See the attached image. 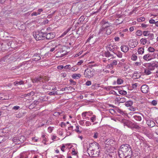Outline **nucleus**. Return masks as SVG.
<instances>
[{"label":"nucleus","instance_id":"f257e3e1","mask_svg":"<svg viewBox=\"0 0 158 158\" xmlns=\"http://www.w3.org/2000/svg\"><path fill=\"white\" fill-rule=\"evenodd\" d=\"M120 158H131L132 151L130 146L128 144L122 145L118 151Z\"/></svg>","mask_w":158,"mask_h":158},{"label":"nucleus","instance_id":"f03ea898","mask_svg":"<svg viewBox=\"0 0 158 158\" xmlns=\"http://www.w3.org/2000/svg\"><path fill=\"white\" fill-rule=\"evenodd\" d=\"M87 151L89 156L92 157H99L100 156V150H99V145L97 143L94 142L91 144Z\"/></svg>","mask_w":158,"mask_h":158},{"label":"nucleus","instance_id":"7ed1b4c3","mask_svg":"<svg viewBox=\"0 0 158 158\" xmlns=\"http://www.w3.org/2000/svg\"><path fill=\"white\" fill-rule=\"evenodd\" d=\"M111 119L115 121H117L120 122L123 124L124 127L131 128H139L141 127L138 125L137 124L133 123H132L126 119H123L119 117L112 118Z\"/></svg>","mask_w":158,"mask_h":158},{"label":"nucleus","instance_id":"20e7f679","mask_svg":"<svg viewBox=\"0 0 158 158\" xmlns=\"http://www.w3.org/2000/svg\"><path fill=\"white\" fill-rule=\"evenodd\" d=\"M55 51H57L56 54V56L61 57L64 56V53H63L64 51H63L62 46L60 44H59L58 45L56 46L50 50V51L52 52Z\"/></svg>","mask_w":158,"mask_h":158},{"label":"nucleus","instance_id":"39448f33","mask_svg":"<svg viewBox=\"0 0 158 158\" xmlns=\"http://www.w3.org/2000/svg\"><path fill=\"white\" fill-rule=\"evenodd\" d=\"M33 36L36 40H40L45 38V34L41 32L37 31L33 33Z\"/></svg>","mask_w":158,"mask_h":158},{"label":"nucleus","instance_id":"423d86ee","mask_svg":"<svg viewBox=\"0 0 158 158\" xmlns=\"http://www.w3.org/2000/svg\"><path fill=\"white\" fill-rule=\"evenodd\" d=\"M94 70L92 69L87 68L85 71L84 75L85 77L89 78H91L94 75Z\"/></svg>","mask_w":158,"mask_h":158},{"label":"nucleus","instance_id":"0eeeda50","mask_svg":"<svg viewBox=\"0 0 158 158\" xmlns=\"http://www.w3.org/2000/svg\"><path fill=\"white\" fill-rule=\"evenodd\" d=\"M26 138L23 136L20 137H16L13 139V141L16 144H20L23 143L25 140Z\"/></svg>","mask_w":158,"mask_h":158},{"label":"nucleus","instance_id":"6e6552de","mask_svg":"<svg viewBox=\"0 0 158 158\" xmlns=\"http://www.w3.org/2000/svg\"><path fill=\"white\" fill-rule=\"evenodd\" d=\"M143 59L145 61H149L154 59L153 53L152 54L149 53L145 54L143 57Z\"/></svg>","mask_w":158,"mask_h":158},{"label":"nucleus","instance_id":"1a4fd4ad","mask_svg":"<svg viewBox=\"0 0 158 158\" xmlns=\"http://www.w3.org/2000/svg\"><path fill=\"white\" fill-rule=\"evenodd\" d=\"M0 100H7L10 98L7 92L5 91L3 93H0Z\"/></svg>","mask_w":158,"mask_h":158},{"label":"nucleus","instance_id":"9d476101","mask_svg":"<svg viewBox=\"0 0 158 158\" xmlns=\"http://www.w3.org/2000/svg\"><path fill=\"white\" fill-rule=\"evenodd\" d=\"M44 34H45V37H46V39L48 40L52 39L55 36V33L53 32H50L48 34L44 33Z\"/></svg>","mask_w":158,"mask_h":158},{"label":"nucleus","instance_id":"9b49d317","mask_svg":"<svg viewBox=\"0 0 158 158\" xmlns=\"http://www.w3.org/2000/svg\"><path fill=\"white\" fill-rule=\"evenodd\" d=\"M44 82L43 78L40 77H36L32 80V82L34 83L39 82L40 84H41Z\"/></svg>","mask_w":158,"mask_h":158},{"label":"nucleus","instance_id":"f8f14e48","mask_svg":"<svg viewBox=\"0 0 158 158\" xmlns=\"http://www.w3.org/2000/svg\"><path fill=\"white\" fill-rule=\"evenodd\" d=\"M141 89L143 93L146 94L149 91V88L148 85H144L141 86Z\"/></svg>","mask_w":158,"mask_h":158},{"label":"nucleus","instance_id":"ddd939ff","mask_svg":"<svg viewBox=\"0 0 158 158\" xmlns=\"http://www.w3.org/2000/svg\"><path fill=\"white\" fill-rule=\"evenodd\" d=\"M138 42L135 40H131L129 43V46L131 48H134L137 46Z\"/></svg>","mask_w":158,"mask_h":158},{"label":"nucleus","instance_id":"4468645a","mask_svg":"<svg viewBox=\"0 0 158 158\" xmlns=\"http://www.w3.org/2000/svg\"><path fill=\"white\" fill-rule=\"evenodd\" d=\"M101 24L102 25V28L103 29V30L110 27V24L107 22L102 21L101 22Z\"/></svg>","mask_w":158,"mask_h":158},{"label":"nucleus","instance_id":"2eb2a0df","mask_svg":"<svg viewBox=\"0 0 158 158\" xmlns=\"http://www.w3.org/2000/svg\"><path fill=\"white\" fill-rule=\"evenodd\" d=\"M121 50L124 53H126L129 50V48L127 45H123L121 47Z\"/></svg>","mask_w":158,"mask_h":158},{"label":"nucleus","instance_id":"dca6fc26","mask_svg":"<svg viewBox=\"0 0 158 158\" xmlns=\"http://www.w3.org/2000/svg\"><path fill=\"white\" fill-rule=\"evenodd\" d=\"M116 48L117 47H115V46L109 45L107 46V49L108 51H111L114 53L115 51V48Z\"/></svg>","mask_w":158,"mask_h":158},{"label":"nucleus","instance_id":"f3484780","mask_svg":"<svg viewBox=\"0 0 158 158\" xmlns=\"http://www.w3.org/2000/svg\"><path fill=\"white\" fill-rule=\"evenodd\" d=\"M147 123L148 125L150 127H153L155 124V123L153 121L150 120H148L147 121Z\"/></svg>","mask_w":158,"mask_h":158},{"label":"nucleus","instance_id":"a211bd4d","mask_svg":"<svg viewBox=\"0 0 158 158\" xmlns=\"http://www.w3.org/2000/svg\"><path fill=\"white\" fill-rule=\"evenodd\" d=\"M137 52L139 54L142 55L144 53V49L143 48L139 47L137 50Z\"/></svg>","mask_w":158,"mask_h":158},{"label":"nucleus","instance_id":"6ab92c4d","mask_svg":"<svg viewBox=\"0 0 158 158\" xmlns=\"http://www.w3.org/2000/svg\"><path fill=\"white\" fill-rule=\"evenodd\" d=\"M114 53L115 55H116L117 57L118 58H121L123 56L122 53L119 51H114Z\"/></svg>","mask_w":158,"mask_h":158},{"label":"nucleus","instance_id":"aec40b11","mask_svg":"<svg viewBox=\"0 0 158 158\" xmlns=\"http://www.w3.org/2000/svg\"><path fill=\"white\" fill-rule=\"evenodd\" d=\"M89 112H84L81 114L82 116L83 119H87L88 118L86 116L88 115Z\"/></svg>","mask_w":158,"mask_h":158},{"label":"nucleus","instance_id":"412c9836","mask_svg":"<svg viewBox=\"0 0 158 158\" xmlns=\"http://www.w3.org/2000/svg\"><path fill=\"white\" fill-rule=\"evenodd\" d=\"M133 104V102L131 101H128L126 102L125 103V105L127 107H130Z\"/></svg>","mask_w":158,"mask_h":158},{"label":"nucleus","instance_id":"4be33fe9","mask_svg":"<svg viewBox=\"0 0 158 158\" xmlns=\"http://www.w3.org/2000/svg\"><path fill=\"white\" fill-rule=\"evenodd\" d=\"M140 42L141 44L144 45L147 43V40L146 38H142L140 40Z\"/></svg>","mask_w":158,"mask_h":158},{"label":"nucleus","instance_id":"5701e85b","mask_svg":"<svg viewBox=\"0 0 158 158\" xmlns=\"http://www.w3.org/2000/svg\"><path fill=\"white\" fill-rule=\"evenodd\" d=\"M40 56L39 55H35L33 56L32 60L34 61H37L40 60Z\"/></svg>","mask_w":158,"mask_h":158},{"label":"nucleus","instance_id":"b1692460","mask_svg":"<svg viewBox=\"0 0 158 158\" xmlns=\"http://www.w3.org/2000/svg\"><path fill=\"white\" fill-rule=\"evenodd\" d=\"M103 31L106 32V34L108 35H110L111 32V31L110 28V27H109L106 29H105V30H103Z\"/></svg>","mask_w":158,"mask_h":158},{"label":"nucleus","instance_id":"393cba45","mask_svg":"<svg viewBox=\"0 0 158 158\" xmlns=\"http://www.w3.org/2000/svg\"><path fill=\"white\" fill-rule=\"evenodd\" d=\"M144 73L145 75H149L150 74L152 73V72L151 71L147 68L144 69Z\"/></svg>","mask_w":158,"mask_h":158},{"label":"nucleus","instance_id":"a878e982","mask_svg":"<svg viewBox=\"0 0 158 158\" xmlns=\"http://www.w3.org/2000/svg\"><path fill=\"white\" fill-rule=\"evenodd\" d=\"M155 69L158 67V62H152L150 63Z\"/></svg>","mask_w":158,"mask_h":158},{"label":"nucleus","instance_id":"bb28decb","mask_svg":"<svg viewBox=\"0 0 158 158\" xmlns=\"http://www.w3.org/2000/svg\"><path fill=\"white\" fill-rule=\"evenodd\" d=\"M118 61L116 60H114L109 65V67H112L113 65H115L117 64Z\"/></svg>","mask_w":158,"mask_h":158},{"label":"nucleus","instance_id":"cd10ccee","mask_svg":"<svg viewBox=\"0 0 158 158\" xmlns=\"http://www.w3.org/2000/svg\"><path fill=\"white\" fill-rule=\"evenodd\" d=\"M24 84V82L23 81H16L14 83V85L15 86L18 85H21Z\"/></svg>","mask_w":158,"mask_h":158},{"label":"nucleus","instance_id":"c85d7f7f","mask_svg":"<svg viewBox=\"0 0 158 158\" xmlns=\"http://www.w3.org/2000/svg\"><path fill=\"white\" fill-rule=\"evenodd\" d=\"M133 118L137 121H140L141 120V117L139 115H134L133 116Z\"/></svg>","mask_w":158,"mask_h":158},{"label":"nucleus","instance_id":"c756f323","mask_svg":"<svg viewBox=\"0 0 158 158\" xmlns=\"http://www.w3.org/2000/svg\"><path fill=\"white\" fill-rule=\"evenodd\" d=\"M81 75L79 74H74L73 75L72 77L74 79H78L80 77Z\"/></svg>","mask_w":158,"mask_h":158},{"label":"nucleus","instance_id":"7c9ffc66","mask_svg":"<svg viewBox=\"0 0 158 158\" xmlns=\"http://www.w3.org/2000/svg\"><path fill=\"white\" fill-rule=\"evenodd\" d=\"M117 99L120 103H123L126 101V98L123 97L122 98H118Z\"/></svg>","mask_w":158,"mask_h":158},{"label":"nucleus","instance_id":"2f4dec72","mask_svg":"<svg viewBox=\"0 0 158 158\" xmlns=\"http://www.w3.org/2000/svg\"><path fill=\"white\" fill-rule=\"evenodd\" d=\"M148 51L149 52L154 53V52L155 51V49L154 48L152 47H150L148 48Z\"/></svg>","mask_w":158,"mask_h":158},{"label":"nucleus","instance_id":"473e14b6","mask_svg":"<svg viewBox=\"0 0 158 158\" xmlns=\"http://www.w3.org/2000/svg\"><path fill=\"white\" fill-rule=\"evenodd\" d=\"M138 57L135 54H132L131 56V59L133 61H136L137 60Z\"/></svg>","mask_w":158,"mask_h":158},{"label":"nucleus","instance_id":"72a5a7b5","mask_svg":"<svg viewBox=\"0 0 158 158\" xmlns=\"http://www.w3.org/2000/svg\"><path fill=\"white\" fill-rule=\"evenodd\" d=\"M148 39L149 40H152L154 37V35L153 33H149L148 36Z\"/></svg>","mask_w":158,"mask_h":158},{"label":"nucleus","instance_id":"f704fd0d","mask_svg":"<svg viewBox=\"0 0 158 158\" xmlns=\"http://www.w3.org/2000/svg\"><path fill=\"white\" fill-rule=\"evenodd\" d=\"M48 94L50 95H55L57 94V92L56 91H53L49 93Z\"/></svg>","mask_w":158,"mask_h":158},{"label":"nucleus","instance_id":"c9c22d12","mask_svg":"<svg viewBox=\"0 0 158 158\" xmlns=\"http://www.w3.org/2000/svg\"><path fill=\"white\" fill-rule=\"evenodd\" d=\"M123 82V80L120 78H118L117 80V83L118 85L121 84Z\"/></svg>","mask_w":158,"mask_h":158},{"label":"nucleus","instance_id":"e433bc0d","mask_svg":"<svg viewBox=\"0 0 158 158\" xmlns=\"http://www.w3.org/2000/svg\"><path fill=\"white\" fill-rule=\"evenodd\" d=\"M149 33V31H143L142 34L144 36H148Z\"/></svg>","mask_w":158,"mask_h":158},{"label":"nucleus","instance_id":"4c0bfd02","mask_svg":"<svg viewBox=\"0 0 158 158\" xmlns=\"http://www.w3.org/2000/svg\"><path fill=\"white\" fill-rule=\"evenodd\" d=\"M133 65L135 66H139L141 65V62H136L133 63Z\"/></svg>","mask_w":158,"mask_h":158},{"label":"nucleus","instance_id":"58836bf2","mask_svg":"<svg viewBox=\"0 0 158 158\" xmlns=\"http://www.w3.org/2000/svg\"><path fill=\"white\" fill-rule=\"evenodd\" d=\"M148 68L151 71L155 69L154 68L152 65H151L150 64H148Z\"/></svg>","mask_w":158,"mask_h":158},{"label":"nucleus","instance_id":"ea45409f","mask_svg":"<svg viewBox=\"0 0 158 158\" xmlns=\"http://www.w3.org/2000/svg\"><path fill=\"white\" fill-rule=\"evenodd\" d=\"M105 55L106 56V57H109L110 56H112V57L113 58H114L113 57V56L109 52H106V53H105Z\"/></svg>","mask_w":158,"mask_h":158},{"label":"nucleus","instance_id":"a19ab883","mask_svg":"<svg viewBox=\"0 0 158 158\" xmlns=\"http://www.w3.org/2000/svg\"><path fill=\"white\" fill-rule=\"evenodd\" d=\"M70 29L68 28L66 31H65L64 32H63L62 34L60 36L61 37H63L64 35H66L67 33L69 31Z\"/></svg>","mask_w":158,"mask_h":158},{"label":"nucleus","instance_id":"79ce46f5","mask_svg":"<svg viewBox=\"0 0 158 158\" xmlns=\"http://www.w3.org/2000/svg\"><path fill=\"white\" fill-rule=\"evenodd\" d=\"M118 112L122 115H125L126 113L125 111L120 109H119L118 110Z\"/></svg>","mask_w":158,"mask_h":158},{"label":"nucleus","instance_id":"37998d69","mask_svg":"<svg viewBox=\"0 0 158 158\" xmlns=\"http://www.w3.org/2000/svg\"><path fill=\"white\" fill-rule=\"evenodd\" d=\"M136 34L137 36H140L142 35V32L140 30H138L136 31Z\"/></svg>","mask_w":158,"mask_h":158},{"label":"nucleus","instance_id":"c03bdc74","mask_svg":"<svg viewBox=\"0 0 158 158\" xmlns=\"http://www.w3.org/2000/svg\"><path fill=\"white\" fill-rule=\"evenodd\" d=\"M145 18L143 17H140L137 19V21L138 22H143L145 20Z\"/></svg>","mask_w":158,"mask_h":158},{"label":"nucleus","instance_id":"a18cd8bd","mask_svg":"<svg viewBox=\"0 0 158 158\" xmlns=\"http://www.w3.org/2000/svg\"><path fill=\"white\" fill-rule=\"evenodd\" d=\"M119 93L121 94L125 95L127 94V92L126 91L123 90H120L119 91Z\"/></svg>","mask_w":158,"mask_h":158},{"label":"nucleus","instance_id":"49530a36","mask_svg":"<svg viewBox=\"0 0 158 158\" xmlns=\"http://www.w3.org/2000/svg\"><path fill=\"white\" fill-rule=\"evenodd\" d=\"M141 26L142 27L143 29H145L148 26V25L143 23L142 24Z\"/></svg>","mask_w":158,"mask_h":158},{"label":"nucleus","instance_id":"de8ad7c7","mask_svg":"<svg viewBox=\"0 0 158 158\" xmlns=\"http://www.w3.org/2000/svg\"><path fill=\"white\" fill-rule=\"evenodd\" d=\"M60 126L61 127L64 128V127H67V126L65 123L64 122H62L61 123Z\"/></svg>","mask_w":158,"mask_h":158},{"label":"nucleus","instance_id":"09e8293b","mask_svg":"<svg viewBox=\"0 0 158 158\" xmlns=\"http://www.w3.org/2000/svg\"><path fill=\"white\" fill-rule=\"evenodd\" d=\"M137 86V83H135L132 84V89H136Z\"/></svg>","mask_w":158,"mask_h":158},{"label":"nucleus","instance_id":"8fccbe9b","mask_svg":"<svg viewBox=\"0 0 158 158\" xmlns=\"http://www.w3.org/2000/svg\"><path fill=\"white\" fill-rule=\"evenodd\" d=\"M154 58L155 59L157 58L158 59V53L154 52L153 53Z\"/></svg>","mask_w":158,"mask_h":158},{"label":"nucleus","instance_id":"3c124183","mask_svg":"<svg viewBox=\"0 0 158 158\" xmlns=\"http://www.w3.org/2000/svg\"><path fill=\"white\" fill-rule=\"evenodd\" d=\"M129 110L131 111H134L136 110V108L131 106L129 108Z\"/></svg>","mask_w":158,"mask_h":158},{"label":"nucleus","instance_id":"603ef678","mask_svg":"<svg viewBox=\"0 0 158 158\" xmlns=\"http://www.w3.org/2000/svg\"><path fill=\"white\" fill-rule=\"evenodd\" d=\"M67 145V144H65V145ZM65 144H63L62 145V146L61 148V150L62 152H64V148H65Z\"/></svg>","mask_w":158,"mask_h":158},{"label":"nucleus","instance_id":"864d4df0","mask_svg":"<svg viewBox=\"0 0 158 158\" xmlns=\"http://www.w3.org/2000/svg\"><path fill=\"white\" fill-rule=\"evenodd\" d=\"M91 121L92 122H94L96 120V116L94 115L93 117L91 118Z\"/></svg>","mask_w":158,"mask_h":158},{"label":"nucleus","instance_id":"5fc2aeb1","mask_svg":"<svg viewBox=\"0 0 158 158\" xmlns=\"http://www.w3.org/2000/svg\"><path fill=\"white\" fill-rule=\"evenodd\" d=\"M152 104L153 105L155 106L157 104V102L156 100H153L152 101Z\"/></svg>","mask_w":158,"mask_h":158},{"label":"nucleus","instance_id":"6e6d98bb","mask_svg":"<svg viewBox=\"0 0 158 158\" xmlns=\"http://www.w3.org/2000/svg\"><path fill=\"white\" fill-rule=\"evenodd\" d=\"M31 134V132L30 130H28V131H26L25 133V134L27 136H29Z\"/></svg>","mask_w":158,"mask_h":158},{"label":"nucleus","instance_id":"4d7b16f0","mask_svg":"<svg viewBox=\"0 0 158 158\" xmlns=\"http://www.w3.org/2000/svg\"><path fill=\"white\" fill-rule=\"evenodd\" d=\"M61 113L59 112H56L54 114V115L56 116H57L60 115Z\"/></svg>","mask_w":158,"mask_h":158},{"label":"nucleus","instance_id":"13d9d810","mask_svg":"<svg viewBox=\"0 0 158 158\" xmlns=\"http://www.w3.org/2000/svg\"><path fill=\"white\" fill-rule=\"evenodd\" d=\"M74 131L78 134L81 133L82 131L80 130L79 129H75Z\"/></svg>","mask_w":158,"mask_h":158},{"label":"nucleus","instance_id":"bf43d9fd","mask_svg":"<svg viewBox=\"0 0 158 158\" xmlns=\"http://www.w3.org/2000/svg\"><path fill=\"white\" fill-rule=\"evenodd\" d=\"M91 84V81H88L85 83V85H87L89 86Z\"/></svg>","mask_w":158,"mask_h":158},{"label":"nucleus","instance_id":"052dcab7","mask_svg":"<svg viewBox=\"0 0 158 158\" xmlns=\"http://www.w3.org/2000/svg\"><path fill=\"white\" fill-rule=\"evenodd\" d=\"M43 11V10L42 9H39L38 10L37 12H36L37 13L38 15H39L40 14L41 12H42Z\"/></svg>","mask_w":158,"mask_h":158},{"label":"nucleus","instance_id":"680f3d73","mask_svg":"<svg viewBox=\"0 0 158 158\" xmlns=\"http://www.w3.org/2000/svg\"><path fill=\"white\" fill-rule=\"evenodd\" d=\"M98 135V134L97 132L95 133L93 137L94 138H97Z\"/></svg>","mask_w":158,"mask_h":158},{"label":"nucleus","instance_id":"e2e57ef3","mask_svg":"<svg viewBox=\"0 0 158 158\" xmlns=\"http://www.w3.org/2000/svg\"><path fill=\"white\" fill-rule=\"evenodd\" d=\"M149 22L151 24L154 23L155 22V21L154 19H151L149 20Z\"/></svg>","mask_w":158,"mask_h":158},{"label":"nucleus","instance_id":"0e129e2a","mask_svg":"<svg viewBox=\"0 0 158 158\" xmlns=\"http://www.w3.org/2000/svg\"><path fill=\"white\" fill-rule=\"evenodd\" d=\"M82 53V51H80L78 53L76 54L74 56V57H77L81 55Z\"/></svg>","mask_w":158,"mask_h":158},{"label":"nucleus","instance_id":"69168bd1","mask_svg":"<svg viewBox=\"0 0 158 158\" xmlns=\"http://www.w3.org/2000/svg\"><path fill=\"white\" fill-rule=\"evenodd\" d=\"M71 66L70 65H67L64 67V68L65 69H69L70 68Z\"/></svg>","mask_w":158,"mask_h":158},{"label":"nucleus","instance_id":"338daca9","mask_svg":"<svg viewBox=\"0 0 158 158\" xmlns=\"http://www.w3.org/2000/svg\"><path fill=\"white\" fill-rule=\"evenodd\" d=\"M20 108L19 106H14L13 107V109L15 110H17L19 109Z\"/></svg>","mask_w":158,"mask_h":158},{"label":"nucleus","instance_id":"774afa93","mask_svg":"<svg viewBox=\"0 0 158 158\" xmlns=\"http://www.w3.org/2000/svg\"><path fill=\"white\" fill-rule=\"evenodd\" d=\"M64 68V67L63 65H60L57 66V68L59 69H61L63 68Z\"/></svg>","mask_w":158,"mask_h":158}]
</instances>
